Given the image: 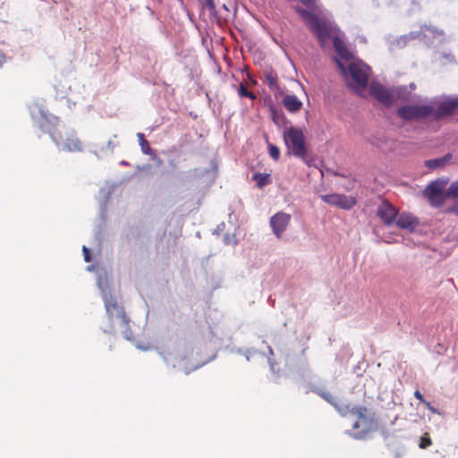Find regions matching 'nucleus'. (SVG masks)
I'll return each instance as SVG.
<instances>
[{"mask_svg": "<svg viewBox=\"0 0 458 458\" xmlns=\"http://www.w3.org/2000/svg\"><path fill=\"white\" fill-rule=\"evenodd\" d=\"M416 89L412 82L409 86H398L387 89L377 81H372L369 86L370 95L386 106H391L395 100L409 101L410 95Z\"/></svg>", "mask_w": 458, "mask_h": 458, "instance_id": "obj_5", "label": "nucleus"}, {"mask_svg": "<svg viewBox=\"0 0 458 458\" xmlns=\"http://www.w3.org/2000/svg\"><path fill=\"white\" fill-rule=\"evenodd\" d=\"M31 119L38 128L48 133L56 147L63 151L81 152L83 150L82 142L72 130L60 128L58 118L50 114L45 108L44 101L36 99L29 105Z\"/></svg>", "mask_w": 458, "mask_h": 458, "instance_id": "obj_3", "label": "nucleus"}, {"mask_svg": "<svg viewBox=\"0 0 458 458\" xmlns=\"http://www.w3.org/2000/svg\"><path fill=\"white\" fill-rule=\"evenodd\" d=\"M256 352L255 351H250V350H248L246 352H245V357H246V360H250V356H252L253 354H255Z\"/></svg>", "mask_w": 458, "mask_h": 458, "instance_id": "obj_32", "label": "nucleus"}, {"mask_svg": "<svg viewBox=\"0 0 458 458\" xmlns=\"http://www.w3.org/2000/svg\"><path fill=\"white\" fill-rule=\"evenodd\" d=\"M432 107L428 101L421 104H405L396 109V114L402 120L407 122L421 121L430 117Z\"/></svg>", "mask_w": 458, "mask_h": 458, "instance_id": "obj_7", "label": "nucleus"}, {"mask_svg": "<svg viewBox=\"0 0 458 458\" xmlns=\"http://www.w3.org/2000/svg\"><path fill=\"white\" fill-rule=\"evenodd\" d=\"M238 93L242 98H250L251 99L255 98L254 94L249 91L248 89L243 84L240 85Z\"/></svg>", "mask_w": 458, "mask_h": 458, "instance_id": "obj_24", "label": "nucleus"}, {"mask_svg": "<svg viewBox=\"0 0 458 458\" xmlns=\"http://www.w3.org/2000/svg\"><path fill=\"white\" fill-rule=\"evenodd\" d=\"M291 215L284 212H277L270 217V227L277 239H280L289 225Z\"/></svg>", "mask_w": 458, "mask_h": 458, "instance_id": "obj_12", "label": "nucleus"}, {"mask_svg": "<svg viewBox=\"0 0 458 458\" xmlns=\"http://www.w3.org/2000/svg\"><path fill=\"white\" fill-rule=\"evenodd\" d=\"M268 351H269L270 355H273V350L270 346H268Z\"/></svg>", "mask_w": 458, "mask_h": 458, "instance_id": "obj_41", "label": "nucleus"}, {"mask_svg": "<svg viewBox=\"0 0 458 458\" xmlns=\"http://www.w3.org/2000/svg\"><path fill=\"white\" fill-rule=\"evenodd\" d=\"M267 81H268L269 87L271 89H274V88L276 87V78H274L273 76H269L267 78Z\"/></svg>", "mask_w": 458, "mask_h": 458, "instance_id": "obj_28", "label": "nucleus"}, {"mask_svg": "<svg viewBox=\"0 0 458 458\" xmlns=\"http://www.w3.org/2000/svg\"><path fill=\"white\" fill-rule=\"evenodd\" d=\"M347 416H351L354 421L352 424V432L350 435L356 438H363L369 432L375 428L373 420L367 416V409L364 407H345Z\"/></svg>", "mask_w": 458, "mask_h": 458, "instance_id": "obj_6", "label": "nucleus"}, {"mask_svg": "<svg viewBox=\"0 0 458 458\" xmlns=\"http://www.w3.org/2000/svg\"><path fill=\"white\" fill-rule=\"evenodd\" d=\"M409 40L419 39L425 44H434L435 41L440 43L444 41V31L433 26H422L418 31H411L407 34Z\"/></svg>", "mask_w": 458, "mask_h": 458, "instance_id": "obj_11", "label": "nucleus"}, {"mask_svg": "<svg viewBox=\"0 0 458 458\" xmlns=\"http://www.w3.org/2000/svg\"><path fill=\"white\" fill-rule=\"evenodd\" d=\"M100 213H101V216H104V215H103V214H104V208H103L102 206H101V208H100Z\"/></svg>", "mask_w": 458, "mask_h": 458, "instance_id": "obj_42", "label": "nucleus"}, {"mask_svg": "<svg viewBox=\"0 0 458 458\" xmlns=\"http://www.w3.org/2000/svg\"><path fill=\"white\" fill-rule=\"evenodd\" d=\"M253 179L257 182L259 188H262L269 183L270 175L268 174H255Z\"/></svg>", "mask_w": 458, "mask_h": 458, "instance_id": "obj_21", "label": "nucleus"}, {"mask_svg": "<svg viewBox=\"0 0 458 458\" xmlns=\"http://www.w3.org/2000/svg\"><path fill=\"white\" fill-rule=\"evenodd\" d=\"M414 395H415V397H416L417 399H419L420 402H422V403H424V402H425V400L423 399V396H422V394H420V391H416V392L414 393Z\"/></svg>", "mask_w": 458, "mask_h": 458, "instance_id": "obj_34", "label": "nucleus"}, {"mask_svg": "<svg viewBox=\"0 0 458 458\" xmlns=\"http://www.w3.org/2000/svg\"><path fill=\"white\" fill-rule=\"evenodd\" d=\"M136 347L138 349H140V350H142V351H148V350H150V344H137Z\"/></svg>", "mask_w": 458, "mask_h": 458, "instance_id": "obj_29", "label": "nucleus"}, {"mask_svg": "<svg viewBox=\"0 0 458 458\" xmlns=\"http://www.w3.org/2000/svg\"><path fill=\"white\" fill-rule=\"evenodd\" d=\"M82 251H83V257H84V260L86 262H89L90 261V251L86 247V246H83L82 247Z\"/></svg>", "mask_w": 458, "mask_h": 458, "instance_id": "obj_27", "label": "nucleus"}, {"mask_svg": "<svg viewBox=\"0 0 458 458\" xmlns=\"http://www.w3.org/2000/svg\"><path fill=\"white\" fill-rule=\"evenodd\" d=\"M452 159L451 154H446L442 157L435 158V159H429L425 161V165L428 169H437L440 167H444Z\"/></svg>", "mask_w": 458, "mask_h": 458, "instance_id": "obj_18", "label": "nucleus"}, {"mask_svg": "<svg viewBox=\"0 0 458 458\" xmlns=\"http://www.w3.org/2000/svg\"><path fill=\"white\" fill-rule=\"evenodd\" d=\"M320 199L329 205L336 206L343 209H351L355 204L352 197L336 193L321 195Z\"/></svg>", "mask_w": 458, "mask_h": 458, "instance_id": "obj_13", "label": "nucleus"}, {"mask_svg": "<svg viewBox=\"0 0 458 458\" xmlns=\"http://www.w3.org/2000/svg\"><path fill=\"white\" fill-rule=\"evenodd\" d=\"M6 62V57L4 55L0 53V67Z\"/></svg>", "mask_w": 458, "mask_h": 458, "instance_id": "obj_36", "label": "nucleus"}, {"mask_svg": "<svg viewBox=\"0 0 458 458\" xmlns=\"http://www.w3.org/2000/svg\"><path fill=\"white\" fill-rule=\"evenodd\" d=\"M97 285L106 309V318L101 322V330L106 334H120L124 339L131 341L132 334L130 329V319L119 301L118 293L113 286L106 269H97Z\"/></svg>", "mask_w": 458, "mask_h": 458, "instance_id": "obj_2", "label": "nucleus"}, {"mask_svg": "<svg viewBox=\"0 0 458 458\" xmlns=\"http://www.w3.org/2000/svg\"><path fill=\"white\" fill-rule=\"evenodd\" d=\"M449 211L458 216V199L455 201L454 206L449 208Z\"/></svg>", "mask_w": 458, "mask_h": 458, "instance_id": "obj_30", "label": "nucleus"}, {"mask_svg": "<svg viewBox=\"0 0 458 458\" xmlns=\"http://www.w3.org/2000/svg\"><path fill=\"white\" fill-rule=\"evenodd\" d=\"M377 215L387 225H393L397 217V210L388 201H383L377 209Z\"/></svg>", "mask_w": 458, "mask_h": 458, "instance_id": "obj_14", "label": "nucleus"}, {"mask_svg": "<svg viewBox=\"0 0 458 458\" xmlns=\"http://www.w3.org/2000/svg\"><path fill=\"white\" fill-rule=\"evenodd\" d=\"M116 136H113L112 139H109L106 145L103 146H94V148L90 150L91 153H93L98 159L106 157L113 154L114 149L116 146V142L114 141V139Z\"/></svg>", "mask_w": 458, "mask_h": 458, "instance_id": "obj_16", "label": "nucleus"}, {"mask_svg": "<svg viewBox=\"0 0 458 458\" xmlns=\"http://www.w3.org/2000/svg\"><path fill=\"white\" fill-rule=\"evenodd\" d=\"M394 223L399 228L407 230L409 232L415 231L419 224L418 219L410 213L400 214L395 218Z\"/></svg>", "mask_w": 458, "mask_h": 458, "instance_id": "obj_15", "label": "nucleus"}, {"mask_svg": "<svg viewBox=\"0 0 458 458\" xmlns=\"http://www.w3.org/2000/svg\"><path fill=\"white\" fill-rule=\"evenodd\" d=\"M320 395L323 399L331 403L342 416H347V412L345 410V407L347 406L346 404L338 403L335 398L332 396L329 393L321 392Z\"/></svg>", "mask_w": 458, "mask_h": 458, "instance_id": "obj_19", "label": "nucleus"}, {"mask_svg": "<svg viewBox=\"0 0 458 458\" xmlns=\"http://www.w3.org/2000/svg\"><path fill=\"white\" fill-rule=\"evenodd\" d=\"M284 139L289 150L296 157L303 158L306 154L304 136L300 129L291 127L284 131Z\"/></svg>", "mask_w": 458, "mask_h": 458, "instance_id": "obj_9", "label": "nucleus"}, {"mask_svg": "<svg viewBox=\"0 0 458 458\" xmlns=\"http://www.w3.org/2000/svg\"><path fill=\"white\" fill-rule=\"evenodd\" d=\"M431 445V439L429 438L428 433H425L422 437L420 438V448L421 449H425L427 448L428 446H429Z\"/></svg>", "mask_w": 458, "mask_h": 458, "instance_id": "obj_26", "label": "nucleus"}, {"mask_svg": "<svg viewBox=\"0 0 458 458\" xmlns=\"http://www.w3.org/2000/svg\"><path fill=\"white\" fill-rule=\"evenodd\" d=\"M424 403L426 404V406L428 408V410H429L431 412H433V413H437V409H436V408H434L433 406H431L429 403H428V402H426V401H425V402H424Z\"/></svg>", "mask_w": 458, "mask_h": 458, "instance_id": "obj_33", "label": "nucleus"}, {"mask_svg": "<svg viewBox=\"0 0 458 458\" xmlns=\"http://www.w3.org/2000/svg\"><path fill=\"white\" fill-rule=\"evenodd\" d=\"M409 38L407 36V34H404L403 36H400L399 38H396L393 40H390L389 39V43H390V47H399V48H402V47H404L408 42H409Z\"/></svg>", "mask_w": 458, "mask_h": 458, "instance_id": "obj_20", "label": "nucleus"}, {"mask_svg": "<svg viewBox=\"0 0 458 458\" xmlns=\"http://www.w3.org/2000/svg\"><path fill=\"white\" fill-rule=\"evenodd\" d=\"M120 164H121L122 165H128V162H126V161H122Z\"/></svg>", "mask_w": 458, "mask_h": 458, "instance_id": "obj_40", "label": "nucleus"}, {"mask_svg": "<svg viewBox=\"0 0 458 458\" xmlns=\"http://www.w3.org/2000/svg\"><path fill=\"white\" fill-rule=\"evenodd\" d=\"M447 180L441 178L430 182L423 191V196L432 206L437 207L444 203L447 197L445 191Z\"/></svg>", "mask_w": 458, "mask_h": 458, "instance_id": "obj_10", "label": "nucleus"}, {"mask_svg": "<svg viewBox=\"0 0 458 458\" xmlns=\"http://www.w3.org/2000/svg\"><path fill=\"white\" fill-rule=\"evenodd\" d=\"M137 137L139 139V143L141 147L142 152L144 154H149L151 149L149 148L148 142L145 140L144 134L141 132H138Z\"/></svg>", "mask_w": 458, "mask_h": 458, "instance_id": "obj_22", "label": "nucleus"}, {"mask_svg": "<svg viewBox=\"0 0 458 458\" xmlns=\"http://www.w3.org/2000/svg\"><path fill=\"white\" fill-rule=\"evenodd\" d=\"M267 361H268V364H269V367H270V370L273 373H276V364L274 363V361L270 358L267 359Z\"/></svg>", "mask_w": 458, "mask_h": 458, "instance_id": "obj_31", "label": "nucleus"}, {"mask_svg": "<svg viewBox=\"0 0 458 458\" xmlns=\"http://www.w3.org/2000/svg\"><path fill=\"white\" fill-rule=\"evenodd\" d=\"M307 7H297L296 11L316 35L322 47L332 38L334 47L339 56L335 60L341 70L347 85L357 92L363 91L368 85L370 68L360 60L353 59L343 39L336 31L335 25L320 10L315 0H299Z\"/></svg>", "mask_w": 458, "mask_h": 458, "instance_id": "obj_1", "label": "nucleus"}, {"mask_svg": "<svg viewBox=\"0 0 458 458\" xmlns=\"http://www.w3.org/2000/svg\"><path fill=\"white\" fill-rule=\"evenodd\" d=\"M282 103L290 113H297L302 107V102L295 95L287 94L284 96Z\"/></svg>", "mask_w": 458, "mask_h": 458, "instance_id": "obj_17", "label": "nucleus"}, {"mask_svg": "<svg viewBox=\"0 0 458 458\" xmlns=\"http://www.w3.org/2000/svg\"><path fill=\"white\" fill-rule=\"evenodd\" d=\"M110 193V191L109 190H106V189H101L100 191V194H102L104 197L107 198V195Z\"/></svg>", "mask_w": 458, "mask_h": 458, "instance_id": "obj_37", "label": "nucleus"}, {"mask_svg": "<svg viewBox=\"0 0 458 458\" xmlns=\"http://www.w3.org/2000/svg\"><path fill=\"white\" fill-rule=\"evenodd\" d=\"M159 355L167 367L189 374L203 366L207 360H200L192 346L184 342L167 344Z\"/></svg>", "mask_w": 458, "mask_h": 458, "instance_id": "obj_4", "label": "nucleus"}, {"mask_svg": "<svg viewBox=\"0 0 458 458\" xmlns=\"http://www.w3.org/2000/svg\"><path fill=\"white\" fill-rule=\"evenodd\" d=\"M225 242L226 244H231V243H233V244H234V243H235V241H233V240L231 237H229L228 235H226V236L225 237Z\"/></svg>", "mask_w": 458, "mask_h": 458, "instance_id": "obj_35", "label": "nucleus"}, {"mask_svg": "<svg viewBox=\"0 0 458 458\" xmlns=\"http://www.w3.org/2000/svg\"><path fill=\"white\" fill-rule=\"evenodd\" d=\"M208 5L210 8H214V4H213V3H212V1H211V0L208 2Z\"/></svg>", "mask_w": 458, "mask_h": 458, "instance_id": "obj_39", "label": "nucleus"}, {"mask_svg": "<svg viewBox=\"0 0 458 458\" xmlns=\"http://www.w3.org/2000/svg\"><path fill=\"white\" fill-rule=\"evenodd\" d=\"M93 269H94V266H92V265H91V266H89V267H87V270H88V271H89V272L93 271Z\"/></svg>", "mask_w": 458, "mask_h": 458, "instance_id": "obj_38", "label": "nucleus"}, {"mask_svg": "<svg viewBox=\"0 0 458 458\" xmlns=\"http://www.w3.org/2000/svg\"><path fill=\"white\" fill-rule=\"evenodd\" d=\"M428 104L432 107L430 117L434 120H440L454 113L458 107V98L451 97L434 98L428 100Z\"/></svg>", "mask_w": 458, "mask_h": 458, "instance_id": "obj_8", "label": "nucleus"}, {"mask_svg": "<svg viewBox=\"0 0 458 458\" xmlns=\"http://www.w3.org/2000/svg\"><path fill=\"white\" fill-rule=\"evenodd\" d=\"M446 196L450 198H457L458 197V180L454 182L448 188L446 191Z\"/></svg>", "mask_w": 458, "mask_h": 458, "instance_id": "obj_23", "label": "nucleus"}, {"mask_svg": "<svg viewBox=\"0 0 458 458\" xmlns=\"http://www.w3.org/2000/svg\"><path fill=\"white\" fill-rule=\"evenodd\" d=\"M268 152H269L270 157L273 159L277 160L279 158L280 150L276 146H275L273 144H269L268 145Z\"/></svg>", "mask_w": 458, "mask_h": 458, "instance_id": "obj_25", "label": "nucleus"}]
</instances>
